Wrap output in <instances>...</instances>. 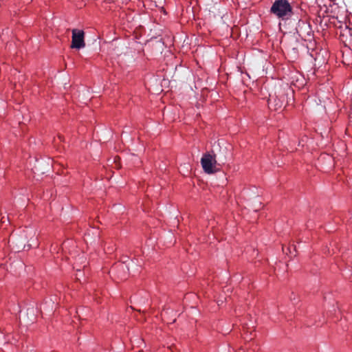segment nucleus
<instances>
[{
	"label": "nucleus",
	"mask_w": 352,
	"mask_h": 352,
	"mask_svg": "<svg viewBox=\"0 0 352 352\" xmlns=\"http://www.w3.org/2000/svg\"><path fill=\"white\" fill-rule=\"evenodd\" d=\"M278 19L286 20L293 15V8L287 0H275L270 10Z\"/></svg>",
	"instance_id": "obj_1"
},
{
	"label": "nucleus",
	"mask_w": 352,
	"mask_h": 352,
	"mask_svg": "<svg viewBox=\"0 0 352 352\" xmlns=\"http://www.w3.org/2000/svg\"><path fill=\"white\" fill-rule=\"evenodd\" d=\"M217 157V155H212L210 153H206L203 155L201 159V164L205 173L212 174L219 170V168H217L218 166Z\"/></svg>",
	"instance_id": "obj_2"
},
{
	"label": "nucleus",
	"mask_w": 352,
	"mask_h": 352,
	"mask_svg": "<svg viewBox=\"0 0 352 352\" xmlns=\"http://www.w3.org/2000/svg\"><path fill=\"white\" fill-rule=\"evenodd\" d=\"M71 47L74 49H81L85 47V32L82 30L73 29L72 30Z\"/></svg>",
	"instance_id": "obj_3"
},
{
	"label": "nucleus",
	"mask_w": 352,
	"mask_h": 352,
	"mask_svg": "<svg viewBox=\"0 0 352 352\" xmlns=\"http://www.w3.org/2000/svg\"><path fill=\"white\" fill-rule=\"evenodd\" d=\"M285 94H281L278 96L272 97L268 100V104L270 108H273L274 110H278L280 109L285 102Z\"/></svg>",
	"instance_id": "obj_4"
},
{
	"label": "nucleus",
	"mask_w": 352,
	"mask_h": 352,
	"mask_svg": "<svg viewBox=\"0 0 352 352\" xmlns=\"http://www.w3.org/2000/svg\"><path fill=\"white\" fill-rule=\"evenodd\" d=\"M228 154V150L226 147H220L219 153L214 154V155H217V160L218 161V166H222L226 164Z\"/></svg>",
	"instance_id": "obj_5"
},
{
	"label": "nucleus",
	"mask_w": 352,
	"mask_h": 352,
	"mask_svg": "<svg viewBox=\"0 0 352 352\" xmlns=\"http://www.w3.org/2000/svg\"><path fill=\"white\" fill-rule=\"evenodd\" d=\"M58 138L60 140V141L63 140V136H61V135H58Z\"/></svg>",
	"instance_id": "obj_6"
},
{
	"label": "nucleus",
	"mask_w": 352,
	"mask_h": 352,
	"mask_svg": "<svg viewBox=\"0 0 352 352\" xmlns=\"http://www.w3.org/2000/svg\"><path fill=\"white\" fill-rule=\"evenodd\" d=\"M1 221L2 223H4V222H5V218H4V217H2L1 219Z\"/></svg>",
	"instance_id": "obj_7"
},
{
	"label": "nucleus",
	"mask_w": 352,
	"mask_h": 352,
	"mask_svg": "<svg viewBox=\"0 0 352 352\" xmlns=\"http://www.w3.org/2000/svg\"><path fill=\"white\" fill-rule=\"evenodd\" d=\"M7 219H8V221H10V215H8V216Z\"/></svg>",
	"instance_id": "obj_8"
},
{
	"label": "nucleus",
	"mask_w": 352,
	"mask_h": 352,
	"mask_svg": "<svg viewBox=\"0 0 352 352\" xmlns=\"http://www.w3.org/2000/svg\"><path fill=\"white\" fill-rule=\"evenodd\" d=\"M126 262V258H124L123 263Z\"/></svg>",
	"instance_id": "obj_9"
},
{
	"label": "nucleus",
	"mask_w": 352,
	"mask_h": 352,
	"mask_svg": "<svg viewBox=\"0 0 352 352\" xmlns=\"http://www.w3.org/2000/svg\"><path fill=\"white\" fill-rule=\"evenodd\" d=\"M126 262V258H124L123 263Z\"/></svg>",
	"instance_id": "obj_10"
}]
</instances>
